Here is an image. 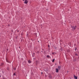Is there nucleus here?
<instances>
[{
	"instance_id": "obj_1",
	"label": "nucleus",
	"mask_w": 79,
	"mask_h": 79,
	"mask_svg": "<svg viewBox=\"0 0 79 79\" xmlns=\"http://www.w3.org/2000/svg\"><path fill=\"white\" fill-rule=\"evenodd\" d=\"M25 2H24V3H25V4H27V3H28V0H23V1H24Z\"/></svg>"
},
{
	"instance_id": "obj_2",
	"label": "nucleus",
	"mask_w": 79,
	"mask_h": 79,
	"mask_svg": "<svg viewBox=\"0 0 79 79\" xmlns=\"http://www.w3.org/2000/svg\"><path fill=\"white\" fill-rule=\"evenodd\" d=\"M57 68H58V69H59V70H60V69L61 68V67L60 66H58L57 67Z\"/></svg>"
},
{
	"instance_id": "obj_3",
	"label": "nucleus",
	"mask_w": 79,
	"mask_h": 79,
	"mask_svg": "<svg viewBox=\"0 0 79 79\" xmlns=\"http://www.w3.org/2000/svg\"><path fill=\"white\" fill-rule=\"evenodd\" d=\"M39 61H36V65H37L38 64H39Z\"/></svg>"
},
{
	"instance_id": "obj_4",
	"label": "nucleus",
	"mask_w": 79,
	"mask_h": 79,
	"mask_svg": "<svg viewBox=\"0 0 79 79\" xmlns=\"http://www.w3.org/2000/svg\"><path fill=\"white\" fill-rule=\"evenodd\" d=\"M74 77L75 79H77V77L75 76L74 75Z\"/></svg>"
},
{
	"instance_id": "obj_5",
	"label": "nucleus",
	"mask_w": 79,
	"mask_h": 79,
	"mask_svg": "<svg viewBox=\"0 0 79 79\" xmlns=\"http://www.w3.org/2000/svg\"><path fill=\"white\" fill-rule=\"evenodd\" d=\"M56 73H58V71H59V69H58L57 68H56Z\"/></svg>"
},
{
	"instance_id": "obj_6",
	"label": "nucleus",
	"mask_w": 79,
	"mask_h": 79,
	"mask_svg": "<svg viewBox=\"0 0 79 79\" xmlns=\"http://www.w3.org/2000/svg\"><path fill=\"white\" fill-rule=\"evenodd\" d=\"M6 62H7V63H11V62H10L9 61H8V59H6Z\"/></svg>"
},
{
	"instance_id": "obj_7",
	"label": "nucleus",
	"mask_w": 79,
	"mask_h": 79,
	"mask_svg": "<svg viewBox=\"0 0 79 79\" xmlns=\"http://www.w3.org/2000/svg\"><path fill=\"white\" fill-rule=\"evenodd\" d=\"M28 63H30V64H31V61L30 60H29L28 61Z\"/></svg>"
},
{
	"instance_id": "obj_8",
	"label": "nucleus",
	"mask_w": 79,
	"mask_h": 79,
	"mask_svg": "<svg viewBox=\"0 0 79 79\" xmlns=\"http://www.w3.org/2000/svg\"><path fill=\"white\" fill-rule=\"evenodd\" d=\"M76 26H75V27H73L72 28L73 29H76Z\"/></svg>"
},
{
	"instance_id": "obj_9",
	"label": "nucleus",
	"mask_w": 79,
	"mask_h": 79,
	"mask_svg": "<svg viewBox=\"0 0 79 79\" xmlns=\"http://www.w3.org/2000/svg\"><path fill=\"white\" fill-rule=\"evenodd\" d=\"M49 78H52V76H51V75H49Z\"/></svg>"
},
{
	"instance_id": "obj_10",
	"label": "nucleus",
	"mask_w": 79,
	"mask_h": 79,
	"mask_svg": "<svg viewBox=\"0 0 79 79\" xmlns=\"http://www.w3.org/2000/svg\"><path fill=\"white\" fill-rule=\"evenodd\" d=\"M54 61H55V59H53L52 60V62H53V63L54 62Z\"/></svg>"
},
{
	"instance_id": "obj_11",
	"label": "nucleus",
	"mask_w": 79,
	"mask_h": 79,
	"mask_svg": "<svg viewBox=\"0 0 79 79\" xmlns=\"http://www.w3.org/2000/svg\"><path fill=\"white\" fill-rule=\"evenodd\" d=\"M75 55L76 56H77V55H77V53H75Z\"/></svg>"
},
{
	"instance_id": "obj_12",
	"label": "nucleus",
	"mask_w": 79,
	"mask_h": 79,
	"mask_svg": "<svg viewBox=\"0 0 79 79\" xmlns=\"http://www.w3.org/2000/svg\"><path fill=\"white\" fill-rule=\"evenodd\" d=\"M47 57H48V58H49V57H50V56H49V55L47 56Z\"/></svg>"
},
{
	"instance_id": "obj_13",
	"label": "nucleus",
	"mask_w": 79,
	"mask_h": 79,
	"mask_svg": "<svg viewBox=\"0 0 79 79\" xmlns=\"http://www.w3.org/2000/svg\"><path fill=\"white\" fill-rule=\"evenodd\" d=\"M55 53H55V52H52V54L53 55H54V54H55Z\"/></svg>"
},
{
	"instance_id": "obj_14",
	"label": "nucleus",
	"mask_w": 79,
	"mask_h": 79,
	"mask_svg": "<svg viewBox=\"0 0 79 79\" xmlns=\"http://www.w3.org/2000/svg\"><path fill=\"white\" fill-rule=\"evenodd\" d=\"M13 75H16V74H15V73L13 74Z\"/></svg>"
},
{
	"instance_id": "obj_15",
	"label": "nucleus",
	"mask_w": 79,
	"mask_h": 79,
	"mask_svg": "<svg viewBox=\"0 0 79 79\" xmlns=\"http://www.w3.org/2000/svg\"><path fill=\"white\" fill-rule=\"evenodd\" d=\"M48 47L49 48L50 47V45H48Z\"/></svg>"
},
{
	"instance_id": "obj_16",
	"label": "nucleus",
	"mask_w": 79,
	"mask_h": 79,
	"mask_svg": "<svg viewBox=\"0 0 79 79\" xmlns=\"http://www.w3.org/2000/svg\"><path fill=\"white\" fill-rule=\"evenodd\" d=\"M16 68H14V70H16Z\"/></svg>"
},
{
	"instance_id": "obj_17",
	"label": "nucleus",
	"mask_w": 79,
	"mask_h": 79,
	"mask_svg": "<svg viewBox=\"0 0 79 79\" xmlns=\"http://www.w3.org/2000/svg\"><path fill=\"white\" fill-rule=\"evenodd\" d=\"M12 32H13V30L11 31Z\"/></svg>"
},
{
	"instance_id": "obj_18",
	"label": "nucleus",
	"mask_w": 79,
	"mask_h": 79,
	"mask_svg": "<svg viewBox=\"0 0 79 79\" xmlns=\"http://www.w3.org/2000/svg\"><path fill=\"white\" fill-rule=\"evenodd\" d=\"M8 26H10V25H8Z\"/></svg>"
},
{
	"instance_id": "obj_19",
	"label": "nucleus",
	"mask_w": 79,
	"mask_h": 79,
	"mask_svg": "<svg viewBox=\"0 0 79 79\" xmlns=\"http://www.w3.org/2000/svg\"><path fill=\"white\" fill-rule=\"evenodd\" d=\"M45 77H47V75L45 76Z\"/></svg>"
},
{
	"instance_id": "obj_20",
	"label": "nucleus",
	"mask_w": 79,
	"mask_h": 79,
	"mask_svg": "<svg viewBox=\"0 0 79 79\" xmlns=\"http://www.w3.org/2000/svg\"><path fill=\"white\" fill-rule=\"evenodd\" d=\"M0 77H1V76H0Z\"/></svg>"
},
{
	"instance_id": "obj_21",
	"label": "nucleus",
	"mask_w": 79,
	"mask_h": 79,
	"mask_svg": "<svg viewBox=\"0 0 79 79\" xmlns=\"http://www.w3.org/2000/svg\"><path fill=\"white\" fill-rule=\"evenodd\" d=\"M41 74H42V72Z\"/></svg>"
},
{
	"instance_id": "obj_22",
	"label": "nucleus",
	"mask_w": 79,
	"mask_h": 79,
	"mask_svg": "<svg viewBox=\"0 0 79 79\" xmlns=\"http://www.w3.org/2000/svg\"><path fill=\"white\" fill-rule=\"evenodd\" d=\"M19 48H20V47H19Z\"/></svg>"
}]
</instances>
